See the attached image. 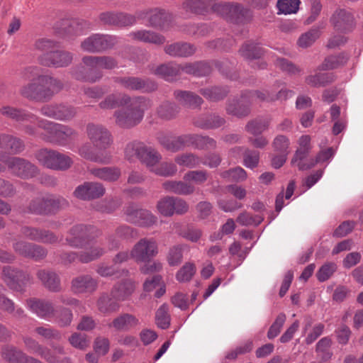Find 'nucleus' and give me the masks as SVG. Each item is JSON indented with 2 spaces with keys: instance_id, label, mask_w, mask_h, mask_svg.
<instances>
[{
  "instance_id": "obj_1",
  "label": "nucleus",
  "mask_w": 363,
  "mask_h": 363,
  "mask_svg": "<svg viewBox=\"0 0 363 363\" xmlns=\"http://www.w3.org/2000/svg\"><path fill=\"white\" fill-rule=\"evenodd\" d=\"M102 109H113L125 106L114 113L116 123L123 128H130L139 124L145 113L152 106V101L145 96L130 97L123 93H113L106 96L99 104Z\"/></svg>"
},
{
  "instance_id": "obj_2",
  "label": "nucleus",
  "mask_w": 363,
  "mask_h": 363,
  "mask_svg": "<svg viewBox=\"0 0 363 363\" xmlns=\"http://www.w3.org/2000/svg\"><path fill=\"white\" fill-rule=\"evenodd\" d=\"M23 77L31 82L22 86L20 92L26 98L42 100L49 99L63 88L62 82L50 75L43 74L41 69L28 67L23 72Z\"/></svg>"
},
{
  "instance_id": "obj_3",
  "label": "nucleus",
  "mask_w": 363,
  "mask_h": 363,
  "mask_svg": "<svg viewBox=\"0 0 363 363\" xmlns=\"http://www.w3.org/2000/svg\"><path fill=\"white\" fill-rule=\"evenodd\" d=\"M38 124L45 133H38L34 128L29 125L26 126L25 132L48 143L65 146L77 135V131L68 125L47 120H38Z\"/></svg>"
},
{
  "instance_id": "obj_4",
  "label": "nucleus",
  "mask_w": 363,
  "mask_h": 363,
  "mask_svg": "<svg viewBox=\"0 0 363 363\" xmlns=\"http://www.w3.org/2000/svg\"><path fill=\"white\" fill-rule=\"evenodd\" d=\"M87 70L77 67L72 71L73 77L81 81L94 83L99 81L103 74L99 69H112L117 67L116 60L111 56H85L82 60Z\"/></svg>"
},
{
  "instance_id": "obj_5",
  "label": "nucleus",
  "mask_w": 363,
  "mask_h": 363,
  "mask_svg": "<svg viewBox=\"0 0 363 363\" xmlns=\"http://www.w3.org/2000/svg\"><path fill=\"white\" fill-rule=\"evenodd\" d=\"M101 235L100 229L90 225H76L70 228L65 238L66 243L75 248H83L89 241Z\"/></svg>"
},
{
  "instance_id": "obj_6",
  "label": "nucleus",
  "mask_w": 363,
  "mask_h": 363,
  "mask_svg": "<svg viewBox=\"0 0 363 363\" xmlns=\"http://www.w3.org/2000/svg\"><path fill=\"white\" fill-rule=\"evenodd\" d=\"M118 43L116 36L93 33L81 42L80 48L83 51L89 53L102 52L113 48Z\"/></svg>"
},
{
  "instance_id": "obj_7",
  "label": "nucleus",
  "mask_w": 363,
  "mask_h": 363,
  "mask_svg": "<svg viewBox=\"0 0 363 363\" xmlns=\"http://www.w3.org/2000/svg\"><path fill=\"white\" fill-rule=\"evenodd\" d=\"M53 28L60 37L71 38L89 30L91 23L83 19H62L55 23Z\"/></svg>"
},
{
  "instance_id": "obj_8",
  "label": "nucleus",
  "mask_w": 363,
  "mask_h": 363,
  "mask_svg": "<svg viewBox=\"0 0 363 363\" xmlns=\"http://www.w3.org/2000/svg\"><path fill=\"white\" fill-rule=\"evenodd\" d=\"M0 161L7 165L12 174L23 179L32 178L38 172L35 165L23 158L9 157L4 153L0 152Z\"/></svg>"
},
{
  "instance_id": "obj_9",
  "label": "nucleus",
  "mask_w": 363,
  "mask_h": 363,
  "mask_svg": "<svg viewBox=\"0 0 363 363\" xmlns=\"http://www.w3.org/2000/svg\"><path fill=\"white\" fill-rule=\"evenodd\" d=\"M159 252L158 243L153 238L140 239L130 250V256L136 262H147Z\"/></svg>"
},
{
  "instance_id": "obj_10",
  "label": "nucleus",
  "mask_w": 363,
  "mask_h": 363,
  "mask_svg": "<svg viewBox=\"0 0 363 363\" xmlns=\"http://www.w3.org/2000/svg\"><path fill=\"white\" fill-rule=\"evenodd\" d=\"M86 133L93 145L101 150L108 148L113 143L111 132L101 124L88 123Z\"/></svg>"
},
{
  "instance_id": "obj_11",
  "label": "nucleus",
  "mask_w": 363,
  "mask_h": 363,
  "mask_svg": "<svg viewBox=\"0 0 363 363\" xmlns=\"http://www.w3.org/2000/svg\"><path fill=\"white\" fill-rule=\"evenodd\" d=\"M73 57V53L69 51L57 50L42 54L39 57V61L46 67L61 68L71 65Z\"/></svg>"
},
{
  "instance_id": "obj_12",
  "label": "nucleus",
  "mask_w": 363,
  "mask_h": 363,
  "mask_svg": "<svg viewBox=\"0 0 363 363\" xmlns=\"http://www.w3.org/2000/svg\"><path fill=\"white\" fill-rule=\"evenodd\" d=\"M43 115L62 121H71L77 113V108L68 104H49L40 109Z\"/></svg>"
},
{
  "instance_id": "obj_13",
  "label": "nucleus",
  "mask_w": 363,
  "mask_h": 363,
  "mask_svg": "<svg viewBox=\"0 0 363 363\" xmlns=\"http://www.w3.org/2000/svg\"><path fill=\"white\" fill-rule=\"evenodd\" d=\"M213 11L234 23L240 21L247 12V10L238 3H218L213 6Z\"/></svg>"
},
{
  "instance_id": "obj_14",
  "label": "nucleus",
  "mask_w": 363,
  "mask_h": 363,
  "mask_svg": "<svg viewBox=\"0 0 363 363\" xmlns=\"http://www.w3.org/2000/svg\"><path fill=\"white\" fill-rule=\"evenodd\" d=\"M113 81L129 91H152L157 88L155 82L136 77H116Z\"/></svg>"
},
{
  "instance_id": "obj_15",
  "label": "nucleus",
  "mask_w": 363,
  "mask_h": 363,
  "mask_svg": "<svg viewBox=\"0 0 363 363\" xmlns=\"http://www.w3.org/2000/svg\"><path fill=\"white\" fill-rule=\"evenodd\" d=\"M3 279L10 289L16 291H23L26 283L30 280V276L8 266L3 269Z\"/></svg>"
},
{
  "instance_id": "obj_16",
  "label": "nucleus",
  "mask_w": 363,
  "mask_h": 363,
  "mask_svg": "<svg viewBox=\"0 0 363 363\" xmlns=\"http://www.w3.org/2000/svg\"><path fill=\"white\" fill-rule=\"evenodd\" d=\"M26 307L33 313L44 320H51L55 316V307L49 301L30 298L26 301Z\"/></svg>"
},
{
  "instance_id": "obj_17",
  "label": "nucleus",
  "mask_w": 363,
  "mask_h": 363,
  "mask_svg": "<svg viewBox=\"0 0 363 363\" xmlns=\"http://www.w3.org/2000/svg\"><path fill=\"white\" fill-rule=\"evenodd\" d=\"M23 341L29 352L40 356L48 363H60L59 358L48 347L40 345L35 339L24 336L23 337Z\"/></svg>"
},
{
  "instance_id": "obj_18",
  "label": "nucleus",
  "mask_w": 363,
  "mask_h": 363,
  "mask_svg": "<svg viewBox=\"0 0 363 363\" xmlns=\"http://www.w3.org/2000/svg\"><path fill=\"white\" fill-rule=\"evenodd\" d=\"M105 194L104 185L99 182H84L78 186L74 191V196L82 200L99 198Z\"/></svg>"
},
{
  "instance_id": "obj_19",
  "label": "nucleus",
  "mask_w": 363,
  "mask_h": 363,
  "mask_svg": "<svg viewBox=\"0 0 363 363\" xmlns=\"http://www.w3.org/2000/svg\"><path fill=\"white\" fill-rule=\"evenodd\" d=\"M13 248L18 255L35 259H42L47 254L46 250L43 247L22 240L15 241L13 243Z\"/></svg>"
},
{
  "instance_id": "obj_20",
  "label": "nucleus",
  "mask_w": 363,
  "mask_h": 363,
  "mask_svg": "<svg viewBox=\"0 0 363 363\" xmlns=\"http://www.w3.org/2000/svg\"><path fill=\"white\" fill-rule=\"evenodd\" d=\"M21 233L23 237L36 242L45 244H53L58 242V238L53 233L46 230L24 226L21 228Z\"/></svg>"
},
{
  "instance_id": "obj_21",
  "label": "nucleus",
  "mask_w": 363,
  "mask_h": 363,
  "mask_svg": "<svg viewBox=\"0 0 363 363\" xmlns=\"http://www.w3.org/2000/svg\"><path fill=\"white\" fill-rule=\"evenodd\" d=\"M157 139L161 145L166 150L175 152L189 146V135L173 136L164 133H160Z\"/></svg>"
},
{
  "instance_id": "obj_22",
  "label": "nucleus",
  "mask_w": 363,
  "mask_h": 363,
  "mask_svg": "<svg viewBox=\"0 0 363 363\" xmlns=\"http://www.w3.org/2000/svg\"><path fill=\"white\" fill-rule=\"evenodd\" d=\"M98 287L96 279L88 274L78 276L71 282V289L74 294L93 293Z\"/></svg>"
},
{
  "instance_id": "obj_23",
  "label": "nucleus",
  "mask_w": 363,
  "mask_h": 363,
  "mask_svg": "<svg viewBox=\"0 0 363 363\" xmlns=\"http://www.w3.org/2000/svg\"><path fill=\"white\" fill-rule=\"evenodd\" d=\"M334 27L341 31H347L354 26V18L350 11L344 9H337L331 17Z\"/></svg>"
},
{
  "instance_id": "obj_24",
  "label": "nucleus",
  "mask_w": 363,
  "mask_h": 363,
  "mask_svg": "<svg viewBox=\"0 0 363 363\" xmlns=\"http://www.w3.org/2000/svg\"><path fill=\"white\" fill-rule=\"evenodd\" d=\"M78 153L84 159L94 162L106 164L111 162V155L109 152L104 151L96 152L89 143L83 144L79 148Z\"/></svg>"
},
{
  "instance_id": "obj_25",
  "label": "nucleus",
  "mask_w": 363,
  "mask_h": 363,
  "mask_svg": "<svg viewBox=\"0 0 363 363\" xmlns=\"http://www.w3.org/2000/svg\"><path fill=\"white\" fill-rule=\"evenodd\" d=\"M99 19L104 24L118 26H131L136 21L135 18L131 15L111 12L102 13L99 16Z\"/></svg>"
},
{
  "instance_id": "obj_26",
  "label": "nucleus",
  "mask_w": 363,
  "mask_h": 363,
  "mask_svg": "<svg viewBox=\"0 0 363 363\" xmlns=\"http://www.w3.org/2000/svg\"><path fill=\"white\" fill-rule=\"evenodd\" d=\"M140 325L138 318L130 313H123L116 317L109 327L117 331H129Z\"/></svg>"
},
{
  "instance_id": "obj_27",
  "label": "nucleus",
  "mask_w": 363,
  "mask_h": 363,
  "mask_svg": "<svg viewBox=\"0 0 363 363\" xmlns=\"http://www.w3.org/2000/svg\"><path fill=\"white\" fill-rule=\"evenodd\" d=\"M0 113L6 117L20 123L30 122L35 123L38 120V117L30 113L9 106L1 108Z\"/></svg>"
},
{
  "instance_id": "obj_28",
  "label": "nucleus",
  "mask_w": 363,
  "mask_h": 363,
  "mask_svg": "<svg viewBox=\"0 0 363 363\" xmlns=\"http://www.w3.org/2000/svg\"><path fill=\"white\" fill-rule=\"evenodd\" d=\"M137 236V232L131 227L123 225L116 229L115 235L108 237L107 241L110 250H116L120 247V239H130Z\"/></svg>"
},
{
  "instance_id": "obj_29",
  "label": "nucleus",
  "mask_w": 363,
  "mask_h": 363,
  "mask_svg": "<svg viewBox=\"0 0 363 363\" xmlns=\"http://www.w3.org/2000/svg\"><path fill=\"white\" fill-rule=\"evenodd\" d=\"M135 289V284L131 279H125L116 284L111 289V295L118 301H125L132 295Z\"/></svg>"
},
{
  "instance_id": "obj_30",
  "label": "nucleus",
  "mask_w": 363,
  "mask_h": 363,
  "mask_svg": "<svg viewBox=\"0 0 363 363\" xmlns=\"http://www.w3.org/2000/svg\"><path fill=\"white\" fill-rule=\"evenodd\" d=\"M251 103L248 98L242 99V94L239 99H235L227 106L226 110L229 114L237 117L247 116L250 112Z\"/></svg>"
},
{
  "instance_id": "obj_31",
  "label": "nucleus",
  "mask_w": 363,
  "mask_h": 363,
  "mask_svg": "<svg viewBox=\"0 0 363 363\" xmlns=\"http://www.w3.org/2000/svg\"><path fill=\"white\" fill-rule=\"evenodd\" d=\"M1 356L9 363H27L28 357L17 347L7 345L2 347Z\"/></svg>"
},
{
  "instance_id": "obj_32",
  "label": "nucleus",
  "mask_w": 363,
  "mask_h": 363,
  "mask_svg": "<svg viewBox=\"0 0 363 363\" xmlns=\"http://www.w3.org/2000/svg\"><path fill=\"white\" fill-rule=\"evenodd\" d=\"M37 277L49 291L58 292L61 290L60 279L55 272L39 270L37 273Z\"/></svg>"
},
{
  "instance_id": "obj_33",
  "label": "nucleus",
  "mask_w": 363,
  "mask_h": 363,
  "mask_svg": "<svg viewBox=\"0 0 363 363\" xmlns=\"http://www.w3.org/2000/svg\"><path fill=\"white\" fill-rule=\"evenodd\" d=\"M196 47L188 43H176L165 47L167 54L173 57H189L196 52Z\"/></svg>"
},
{
  "instance_id": "obj_34",
  "label": "nucleus",
  "mask_w": 363,
  "mask_h": 363,
  "mask_svg": "<svg viewBox=\"0 0 363 363\" xmlns=\"http://www.w3.org/2000/svg\"><path fill=\"white\" fill-rule=\"evenodd\" d=\"M129 37L134 40L144 43H152L155 45L163 44L165 41V38L155 32L140 30L130 33Z\"/></svg>"
},
{
  "instance_id": "obj_35",
  "label": "nucleus",
  "mask_w": 363,
  "mask_h": 363,
  "mask_svg": "<svg viewBox=\"0 0 363 363\" xmlns=\"http://www.w3.org/2000/svg\"><path fill=\"white\" fill-rule=\"evenodd\" d=\"M89 172L92 176L109 182L118 180L121 174V169L116 167L92 168L89 170Z\"/></svg>"
},
{
  "instance_id": "obj_36",
  "label": "nucleus",
  "mask_w": 363,
  "mask_h": 363,
  "mask_svg": "<svg viewBox=\"0 0 363 363\" xmlns=\"http://www.w3.org/2000/svg\"><path fill=\"white\" fill-rule=\"evenodd\" d=\"M68 205V202L64 198L59 196L46 195L45 196L44 207L35 208V211H45L48 213L65 207Z\"/></svg>"
},
{
  "instance_id": "obj_37",
  "label": "nucleus",
  "mask_w": 363,
  "mask_h": 363,
  "mask_svg": "<svg viewBox=\"0 0 363 363\" xmlns=\"http://www.w3.org/2000/svg\"><path fill=\"white\" fill-rule=\"evenodd\" d=\"M118 301L113 297L111 293L110 294L104 293L100 296L97 301V307L103 313H115L120 308Z\"/></svg>"
},
{
  "instance_id": "obj_38",
  "label": "nucleus",
  "mask_w": 363,
  "mask_h": 363,
  "mask_svg": "<svg viewBox=\"0 0 363 363\" xmlns=\"http://www.w3.org/2000/svg\"><path fill=\"white\" fill-rule=\"evenodd\" d=\"M152 73L167 81H171L180 74V65L172 62L161 65L153 69Z\"/></svg>"
},
{
  "instance_id": "obj_39",
  "label": "nucleus",
  "mask_w": 363,
  "mask_h": 363,
  "mask_svg": "<svg viewBox=\"0 0 363 363\" xmlns=\"http://www.w3.org/2000/svg\"><path fill=\"white\" fill-rule=\"evenodd\" d=\"M215 4H217L215 0H186L183 7L192 13H203L209 9L213 10V6Z\"/></svg>"
},
{
  "instance_id": "obj_40",
  "label": "nucleus",
  "mask_w": 363,
  "mask_h": 363,
  "mask_svg": "<svg viewBox=\"0 0 363 363\" xmlns=\"http://www.w3.org/2000/svg\"><path fill=\"white\" fill-rule=\"evenodd\" d=\"M310 150L298 149L291 160V164L298 167L300 170H306L315 165L314 158H308Z\"/></svg>"
},
{
  "instance_id": "obj_41",
  "label": "nucleus",
  "mask_w": 363,
  "mask_h": 363,
  "mask_svg": "<svg viewBox=\"0 0 363 363\" xmlns=\"http://www.w3.org/2000/svg\"><path fill=\"white\" fill-rule=\"evenodd\" d=\"M142 152L139 160L145 164L150 172H152V169H155L161 160V155L155 149L147 146Z\"/></svg>"
},
{
  "instance_id": "obj_42",
  "label": "nucleus",
  "mask_w": 363,
  "mask_h": 363,
  "mask_svg": "<svg viewBox=\"0 0 363 363\" xmlns=\"http://www.w3.org/2000/svg\"><path fill=\"white\" fill-rule=\"evenodd\" d=\"M174 96L181 104L189 107H197L203 102L200 96L190 91H176Z\"/></svg>"
},
{
  "instance_id": "obj_43",
  "label": "nucleus",
  "mask_w": 363,
  "mask_h": 363,
  "mask_svg": "<svg viewBox=\"0 0 363 363\" xmlns=\"http://www.w3.org/2000/svg\"><path fill=\"white\" fill-rule=\"evenodd\" d=\"M189 146L193 145L199 150L214 149L216 147V142L208 136L189 135Z\"/></svg>"
},
{
  "instance_id": "obj_44",
  "label": "nucleus",
  "mask_w": 363,
  "mask_h": 363,
  "mask_svg": "<svg viewBox=\"0 0 363 363\" xmlns=\"http://www.w3.org/2000/svg\"><path fill=\"white\" fill-rule=\"evenodd\" d=\"M56 151L52 149L41 148L35 152V157L40 165L52 169Z\"/></svg>"
},
{
  "instance_id": "obj_45",
  "label": "nucleus",
  "mask_w": 363,
  "mask_h": 363,
  "mask_svg": "<svg viewBox=\"0 0 363 363\" xmlns=\"http://www.w3.org/2000/svg\"><path fill=\"white\" fill-rule=\"evenodd\" d=\"M174 161L180 167L193 169L201 164V159L193 153H183L175 157Z\"/></svg>"
},
{
  "instance_id": "obj_46",
  "label": "nucleus",
  "mask_w": 363,
  "mask_h": 363,
  "mask_svg": "<svg viewBox=\"0 0 363 363\" xmlns=\"http://www.w3.org/2000/svg\"><path fill=\"white\" fill-rule=\"evenodd\" d=\"M96 271L102 277H110L116 275V278H120L127 276L129 273L127 269H117L114 265H108L105 263H100Z\"/></svg>"
},
{
  "instance_id": "obj_47",
  "label": "nucleus",
  "mask_w": 363,
  "mask_h": 363,
  "mask_svg": "<svg viewBox=\"0 0 363 363\" xmlns=\"http://www.w3.org/2000/svg\"><path fill=\"white\" fill-rule=\"evenodd\" d=\"M145 145L141 142L133 141L128 143L124 150L125 157L130 162H133L140 158Z\"/></svg>"
},
{
  "instance_id": "obj_48",
  "label": "nucleus",
  "mask_w": 363,
  "mask_h": 363,
  "mask_svg": "<svg viewBox=\"0 0 363 363\" xmlns=\"http://www.w3.org/2000/svg\"><path fill=\"white\" fill-rule=\"evenodd\" d=\"M335 81L333 73L316 74L306 78V82L312 86H324Z\"/></svg>"
},
{
  "instance_id": "obj_49",
  "label": "nucleus",
  "mask_w": 363,
  "mask_h": 363,
  "mask_svg": "<svg viewBox=\"0 0 363 363\" xmlns=\"http://www.w3.org/2000/svg\"><path fill=\"white\" fill-rule=\"evenodd\" d=\"M105 253V249L99 245H94L79 254V260L88 263L100 258Z\"/></svg>"
},
{
  "instance_id": "obj_50",
  "label": "nucleus",
  "mask_w": 363,
  "mask_h": 363,
  "mask_svg": "<svg viewBox=\"0 0 363 363\" xmlns=\"http://www.w3.org/2000/svg\"><path fill=\"white\" fill-rule=\"evenodd\" d=\"M53 162L52 169L66 171L72 166L74 162L69 155L64 154L57 150Z\"/></svg>"
},
{
  "instance_id": "obj_51",
  "label": "nucleus",
  "mask_w": 363,
  "mask_h": 363,
  "mask_svg": "<svg viewBox=\"0 0 363 363\" xmlns=\"http://www.w3.org/2000/svg\"><path fill=\"white\" fill-rule=\"evenodd\" d=\"M225 120L218 116H209L205 118H199L195 121L194 123L198 127L204 129L217 128L223 125Z\"/></svg>"
},
{
  "instance_id": "obj_52",
  "label": "nucleus",
  "mask_w": 363,
  "mask_h": 363,
  "mask_svg": "<svg viewBox=\"0 0 363 363\" xmlns=\"http://www.w3.org/2000/svg\"><path fill=\"white\" fill-rule=\"evenodd\" d=\"M248 98L250 103L262 102V101H273V93L269 90L261 91H249L242 94V99Z\"/></svg>"
},
{
  "instance_id": "obj_53",
  "label": "nucleus",
  "mask_w": 363,
  "mask_h": 363,
  "mask_svg": "<svg viewBox=\"0 0 363 363\" xmlns=\"http://www.w3.org/2000/svg\"><path fill=\"white\" fill-rule=\"evenodd\" d=\"M208 174L206 170H191L184 174L183 179L195 186L201 185L208 179Z\"/></svg>"
},
{
  "instance_id": "obj_54",
  "label": "nucleus",
  "mask_w": 363,
  "mask_h": 363,
  "mask_svg": "<svg viewBox=\"0 0 363 363\" xmlns=\"http://www.w3.org/2000/svg\"><path fill=\"white\" fill-rule=\"evenodd\" d=\"M55 321L60 327L69 326L73 319V313L71 310L61 307L55 311Z\"/></svg>"
},
{
  "instance_id": "obj_55",
  "label": "nucleus",
  "mask_w": 363,
  "mask_h": 363,
  "mask_svg": "<svg viewBox=\"0 0 363 363\" xmlns=\"http://www.w3.org/2000/svg\"><path fill=\"white\" fill-rule=\"evenodd\" d=\"M347 60L348 57L344 54L337 56H329L325 60L324 62L320 65L318 69L327 70L337 68L339 66L345 64Z\"/></svg>"
},
{
  "instance_id": "obj_56",
  "label": "nucleus",
  "mask_w": 363,
  "mask_h": 363,
  "mask_svg": "<svg viewBox=\"0 0 363 363\" xmlns=\"http://www.w3.org/2000/svg\"><path fill=\"white\" fill-rule=\"evenodd\" d=\"M157 112L161 118L169 120L178 113L179 109L174 104L166 101L159 106Z\"/></svg>"
},
{
  "instance_id": "obj_57",
  "label": "nucleus",
  "mask_w": 363,
  "mask_h": 363,
  "mask_svg": "<svg viewBox=\"0 0 363 363\" xmlns=\"http://www.w3.org/2000/svg\"><path fill=\"white\" fill-rule=\"evenodd\" d=\"M69 344L74 348L85 350L90 344L87 335L80 333H74L68 338Z\"/></svg>"
},
{
  "instance_id": "obj_58",
  "label": "nucleus",
  "mask_w": 363,
  "mask_h": 363,
  "mask_svg": "<svg viewBox=\"0 0 363 363\" xmlns=\"http://www.w3.org/2000/svg\"><path fill=\"white\" fill-rule=\"evenodd\" d=\"M174 196H164L157 203L156 208L163 216L170 217L173 216Z\"/></svg>"
},
{
  "instance_id": "obj_59",
  "label": "nucleus",
  "mask_w": 363,
  "mask_h": 363,
  "mask_svg": "<svg viewBox=\"0 0 363 363\" xmlns=\"http://www.w3.org/2000/svg\"><path fill=\"white\" fill-rule=\"evenodd\" d=\"M200 92L208 100L218 101L223 99L227 95L228 90L226 88L215 86L202 89Z\"/></svg>"
},
{
  "instance_id": "obj_60",
  "label": "nucleus",
  "mask_w": 363,
  "mask_h": 363,
  "mask_svg": "<svg viewBox=\"0 0 363 363\" xmlns=\"http://www.w3.org/2000/svg\"><path fill=\"white\" fill-rule=\"evenodd\" d=\"M8 147L13 153L21 152L25 147L23 142L10 135L3 134V147Z\"/></svg>"
},
{
  "instance_id": "obj_61",
  "label": "nucleus",
  "mask_w": 363,
  "mask_h": 363,
  "mask_svg": "<svg viewBox=\"0 0 363 363\" xmlns=\"http://www.w3.org/2000/svg\"><path fill=\"white\" fill-rule=\"evenodd\" d=\"M320 31L317 28H313L308 32L302 34L298 41L297 44L302 48H306L311 45L318 38Z\"/></svg>"
},
{
  "instance_id": "obj_62",
  "label": "nucleus",
  "mask_w": 363,
  "mask_h": 363,
  "mask_svg": "<svg viewBox=\"0 0 363 363\" xmlns=\"http://www.w3.org/2000/svg\"><path fill=\"white\" fill-rule=\"evenodd\" d=\"M152 172L161 177H172L177 172V167L172 162H162L158 166L156 165Z\"/></svg>"
},
{
  "instance_id": "obj_63",
  "label": "nucleus",
  "mask_w": 363,
  "mask_h": 363,
  "mask_svg": "<svg viewBox=\"0 0 363 363\" xmlns=\"http://www.w3.org/2000/svg\"><path fill=\"white\" fill-rule=\"evenodd\" d=\"M269 125V121L267 120L255 119L247 124L246 129L252 135H261L262 133L268 128Z\"/></svg>"
},
{
  "instance_id": "obj_64",
  "label": "nucleus",
  "mask_w": 363,
  "mask_h": 363,
  "mask_svg": "<svg viewBox=\"0 0 363 363\" xmlns=\"http://www.w3.org/2000/svg\"><path fill=\"white\" fill-rule=\"evenodd\" d=\"M299 0H278L277 7L279 13H296L298 10Z\"/></svg>"
}]
</instances>
